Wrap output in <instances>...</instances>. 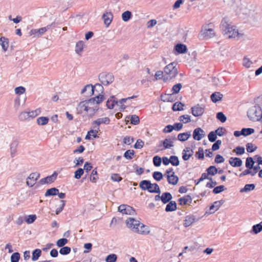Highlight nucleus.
Segmentation results:
<instances>
[{
	"instance_id": "nucleus-1",
	"label": "nucleus",
	"mask_w": 262,
	"mask_h": 262,
	"mask_svg": "<svg viewBox=\"0 0 262 262\" xmlns=\"http://www.w3.org/2000/svg\"><path fill=\"white\" fill-rule=\"evenodd\" d=\"M220 28L224 35L228 38H241L243 34L239 33L236 27L231 26L227 18H224L221 23Z\"/></svg>"
},
{
	"instance_id": "nucleus-2",
	"label": "nucleus",
	"mask_w": 262,
	"mask_h": 262,
	"mask_svg": "<svg viewBox=\"0 0 262 262\" xmlns=\"http://www.w3.org/2000/svg\"><path fill=\"white\" fill-rule=\"evenodd\" d=\"M78 114L81 115L83 117L89 116H93L97 111L96 105L91 102L90 99L81 101L76 107Z\"/></svg>"
},
{
	"instance_id": "nucleus-3",
	"label": "nucleus",
	"mask_w": 262,
	"mask_h": 262,
	"mask_svg": "<svg viewBox=\"0 0 262 262\" xmlns=\"http://www.w3.org/2000/svg\"><path fill=\"white\" fill-rule=\"evenodd\" d=\"M128 228L133 231L141 234H147L149 232L148 227L133 218H129L126 221Z\"/></svg>"
},
{
	"instance_id": "nucleus-4",
	"label": "nucleus",
	"mask_w": 262,
	"mask_h": 262,
	"mask_svg": "<svg viewBox=\"0 0 262 262\" xmlns=\"http://www.w3.org/2000/svg\"><path fill=\"white\" fill-rule=\"evenodd\" d=\"M176 66L177 63L173 62L165 67V82L172 80L178 75Z\"/></svg>"
},
{
	"instance_id": "nucleus-5",
	"label": "nucleus",
	"mask_w": 262,
	"mask_h": 262,
	"mask_svg": "<svg viewBox=\"0 0 262 262\" xmlns=\"http://www.w3.org/2000/svg\"><path fill=\"white\" fill-rule=\"evenodd\" d=\"M139 186L142 190H147L151 193H159L160 192L158 185L156 183L152 184L148 180H143L141 181L139 184Z\"/></svg>"
},
{
	"instance_id": "nucleus-6",
	"label": "nucleus",
	"mask_w": 262,
	"mask_h": 262,
	"mask_svg": "<svg viewBox=\"0 0 262 262\" xmlns=\"http://www.w3.org/2000/svg\"><path fill=\"white\" fill-rule=\"evenodd\" d=\"M247 116L253 121L261 120L262 112L260 107L256 106L251 107L247 112Z\"/></svg>"
},
{
	"instance_id": "nucleus-7",
	"label": "nucleus",
	"mask_w": 262,
	"mask_h": 262,
	"mask_svg": "<svg viewBox=\"0 0 262 262\" xmlns=\"http://www.w3.org/2000/svg\"><path fill=\"white\" fill-rule=\"evenodd\" d=\"M99 79L104 85H108L113 82L114 76L111 73H102L99 75Z\"/></svg>"
},
{
	"instance_id": "nucleus-8",
	"label": "nucleus",
	"mask_w": 262,
	"mask_h": 262,
	"mask_svg": "<svg viewBox=\"0 0 262 262\" xmlns=\"http://www.w3.org/2000/svg\"><path fill=\"white\" fill-rule=\"evenodd\" d=\"M97 86H98L100 88H102V86L99 84H96L94 86L91 84H88L82 90L81 93H86L87 96H91L94 94V90Z\"/></svg>"
},
{
	"instance_id": "nucleus-9",
	"label": "nucleus",
	"mask_w": 262,
	"mask_h": 262,
	"mask_svg": "<svg viewBox=\"0 0 262 262\" xmlns=\"http://www.w3.org/2000/svg\"><path fill=\"white\" fill-rule=\"evenodd\" d=\"M192 114L195 117L201 116L204 113L205 107L197 104L191 108Z\"/></svg>"
},
{
	"instance_id": "nucleus-10",
	"label": "nucleus",
	"mask_w": 262,
	"mask_h": 262,
	"mask_svg": "<svg viewBox=\"0 0 262 262\" xmlns=\"http://www.w3.org/2000/svg\"><path fill=\"white\" fill-rule=\"evenodd\" d=\"M118 210L122 214L132 215L135 212L134 208L127 205H121L118 207Z\"/></svg>"
},
{
	"instance_id": "nucleus-11",
	"label": "nucleus",
	"mask_w": 262,
	"mask_h": 262,
	"mask_svg": "<svg viewBox=\"0 0 262 262\" xmlns=\"http://www.w3.org/2000/svg\"><path fill=\"white\" fill-rule=\"evenodd\" d=\"M39 173L37 172H33L31 173L27 179V184L30 187L33 186L35 184L37 179L39 178Z\"/></svg>"
},
{
	"instance_id": "nucleus-12",
	"label": "nucleus",
	"mask_w": 262,
	"mask_h": 262,
	"mask_svg": "<svg viewBox=\"0 0 262 262\" xmlns=\"http://www.w3.org/2000/svg\"><path fill=\"white\" fill-rule=\"evenodd\" d=\"M201 35L204 38L208 39L213 37L215 33L212 29L209 28L208 26H206L201 31Z\"/></svg>"
},
{
	"instance_id": "nucleus-13",
	"label": "nucleus",
	"mask_w": 262,
	"mask_h": 262,
	"mask_svg": "<svg viewBox=\"0 0 262 262\" xmlns=\"http://www.w3.org/2000/svg\"><path fill=\"white\" fill-rule=\"evenodd\" d=\"M170 163L174 166H177L180 164L179 158L176 156H171L169 158L165 157V165H168Z\"/></svg>"
},
{
	"instance_id": "nucleus-14",
	"label": "nucleus",
	"mask_w": 262,
	"mask_h": 262,
	"mask_svg": "<svg viewBox=\"0 0 262 262\" xmlns=\"http://www.w3.org/2000/svg\"><path fill=\"white\" fill-rule=\"evenodd\" d=\"M110 122V119L108 117L98 118L92 122L93 128L99 127L101 124H108Z\"/></svg>"
},
{
	"instance_id": "nucleus-15",
	"label": "nucleus",
	"mask_w": 262,
	"mask_h": 262,
	"mask_svg": "<svg viewBox=\"0 0 262 262\" xmlns=\"http://www.w3.org/2000/svg\"><path fill=\"white\" fill-rule=\"evenodd\" d=\"M205 135L204 131L200 127H198L193 130V138L194 140L200 141Z\"/></svg>"
},
{
	"instance_id": "nucleus-16",
	"label": "nucleus",
	"mask_w": 262,
	"mask_h": 262,
	"mask_svg": "<svg viewBox=\"0 0 262 262\" xmlns=\"http://www.w3.org/2000/svg\"><path fill=\"white\" fill-rule=\"evenodd\" d=\"M229 164L233 167H240L243 164L242 160L237 157H231L229 160Z\"/></svg>"
},
{
	"instance_id": "nucleus-17",
	"label": "nucleus",
	"mask_w": 262,
	"mask_h": 262,
	"mask_svg": "<svg viewBox=\"0 0 262 262\" xmlns=\"http://www.w3.org/2000/svg\"><path fill=\"white\" fill-rule=\"evenodd\" d=\"M199 219H197L195 216L193 215H187L185 217V219L184 221V226L185 227H189L194 222L196 221H198Z\"/></svg>"
},
{
	"instance_id": "nucleus-18",
	"label": "nucleus",
	"mask_w": 262,
	"mask_h": 262,
	"mask_svg": "<svg viewBox=\"0 0 262 262\" xmlns=\"http://www.w3.org/2000/svg\"><path fill=\"white\" fill-rule=\"evenodd\" d=\"M113 17V16L111 12H106L103 14L102 18L103 19L104 23L106 27H108L110 25L112 21Z\"/></svg>"
},
{
	"instance_id": "nucleus-19",
	"label": "nucleus",
	"mask_w": 262,
	"mask_h": 262,
	"mask_svg": "<svg viewBox=\"0 0 262 262\" xmlns=\"http://www.w3.org/2000/svg\"><path fill=\"white\" fill-rule=\"evenodd\" d=\"M99 129L100 128L98 127L93 128V129H91L90 131L88 132V134L86 135L85 139L87 140H90L91 139V137H93L94 138H96L97 137H98L97 134Z\"/></svg>"
},
{
	"instance_id": "nucleus-20",
	"label": "nucleus",
	"mask_w": 262,
	"mask_h": 262,
	"mask_svg": "<svg viewBox=\"0 0 262 262\" xmlns=\"http://www.w3.org/2000/svg\"><path fill=\"white\" fill-rule=\"evenodd\" d=\"M57 176V173L55 172L53 174L50 176H48L46 177L45 178L42 179L40 180V182L42 184H45V183H51L53 182L56 179Z\"/></svg>"
},
{
	"instance_id": "nucleus-21",
	"label": "nucleus",
	"mask_w": 262,
	"mask_h": 262,
	"mask_svg": "<svg viewBox=\"0 0 262 262\" xmlns=\"http://www.w3.org/2000/svg\"><path fill=\"white\" fill-rule=\"evenodd\" d=\"M166 176L169 184L174 185L178 183L179 178L174 174H166Z\"/></svg>"
},
{
	"instance_id": "nucleus-22",
	"label": "nucleus",
	"mask_w": 262,
	"mask_h": 262,
	"mask_svg": "<svg viewBox=\"0 0 262 262\" xmlns=\"http://www.w3.org/2000/svg\"><path fill=\"white\" fill-rule=\"evenodd\" d=\"M90 100H91V102H93V103L95 104L96 110H97L98 105L103 101L104 96L102 95H99L96 97L90 99Z\"/></svg>"
},
{
	"instance_id": "nucleus-23",
	"label": "nucleus",
	"mask_w": 262,
	"mask_h": 262,
	"mask_svg": "<svg viewBox=\"0 0 262 262\" xmlns=\"http://www.w3.org/2000/svg\"><path fill=\"white\" fill-rule=\"evenodd\" d=\"M174 50L179 54H184L187 52V48L184 44L178 43L175 46Z\"/></svg>"
},
{
	"instance_id": "nucleus-24",
	"label": "nucleus",
	"mask_w": 262,
	"mask_h": 262,
	"mask_svg": "<svg viewBox=\"0 0 262 262\" xmlns=\"http://www.w3.org/2000/svg\"><path fill=\"white\" fill-rule=\"evenodd\" d=\"M224 203V201L222 200L220 201H215L212 204L209 208V209L210 211L213 210L214 208H216V209L214 211H211L210 213H214L215 211L218 210L219 208L221 206V205Z\"/></svg>"
},
{
	"instance_id": "nucleus-25",
	"label": "nucleus",
	"mask_w": 262,
	"mask_h": 262,
	"mask_svg": "<svg viewBox=\"0 0 262 262\" xmlns=\"http://www.w3.org/2000/svg\"><path fill=\"white\" fill-rule=\"evenodd\" d=\"M165 210L167 212L173 211L177 209V204L175 201H171L168 202Z\"/></svg>"
},
{
	"instance_id": "nucleus-26",
	"label": "nucleus",
	"mask_w": 262,
	"mask_h": 262,
	"mask_svg": "<svg viewBox=\"0 0 262 262\" xmlns=\"http://www.w3.org/2000/svg\"><path fill=\"white\" fill-rule=\"evenodd\" d=\"M117 104V101L114 96L111 97L106 102V106L109 109H113Z\"/></svg>"
},
{
	"instance_id": "nucleus-27",
	"label": "nucleus",
	"mask_w": 262,
	"mask_h": 262,
	"mask_svg": "<svg viewBox=\"0 0 262 262\" xmlns=\"http://www.w3.org/2000/svg\"><path fill=\"white\" fill-rule=\"evenodd\" d=\"M191 134L190 132L180 133L178 135V140L184 142L187 141L190 137Z\"/></svg>"
},
{
	"instance_id": "nucleus-28",
	"label": "nucleus",
	"mask_w": 262,
	"mask_h": 262,
	"mask_svg": "<svg viewBox=\"0 0 262 262\" xmlns=\"http://www.w3.org/2000/svg\"><path fill=\"white\" fill-rule=\"evenodd\" d=\"M178 201L180 205H186L188 202L191 203L192 201V199L190 195H187L183 198H180Z\"/></svg>"
},
{
	"instance_id": "nucleus-29",
	"label": "nucleus",
	"mask_w": 262,
	"mask_h": 262,
	"mask_svg": "<svg viewBox=\"0 0 262 262\" xmlns=\"http://www.w3.org/2000/svg\"><path fill=\"white\" fill-rule=\"evenodd\" d=\"M255 188V185L254 184H246L244 187L240 190V192H248L254 190Z\"/></svg>"
},
{
	"instance_id": "nucleus-30",
	"label": "nucleus",
	"mask_w": 262,
	"mask_h": 262,
	"mask_svg": "<svg viewBox=\"0 0 262 262\" xmlns=\"http://www.w3.org/2000/svg\"><path fill=\"white\" fill-rule=\"evenodd\" d=\"M222 97L223 95L220 92H214L211 95V99L214 103L221 100Z\"/></svg>"
},
{
	"instance_id": "nucleus-31",
	"label": "nucleus",
	"mask_w": 262,
	"mask_h": 262,
	"mask_svg": "<svg viewBox=\"0 0 262 262\" xmlns=\"http://www.w3.org/2000/svg\"><path fill=\"white\" fill-rule=\"evenodd\" d=\"M0 44L5 51H6L9 47L8 39L4 37L0 38Z\"/></svg>"
},
{
	"instance_id": "nucleus-32",
	"label": "nucleus",
	"mask_w": 262,
	"mask_h": 262,
	"mask_svg": "<svg viewBox=\"0 0 262 262\" xmlns=\"http://www.w3.org/2000/svg\"><path fill=\"white\" fill-rule=\"evenodd\" d=\"M59 190L56 188H52L50 189H48L45 194V195L46 196H51V195H56L58 193Z\"/></svg>"
},
{
	"instance_id": "nucleus-33",
	"label": "nucleus",
	"mask_w": 262,
	"mask_h": 262,
	"mask_svg": "<svg viewBox=\"0 0 262 262\" xmlns=\"http://www.w3.org/2000/svg\"><path fill=\"white\" fill-rule=\"evenodd\" d=\"M254 163L255 161L252 157H248L246 160L245 166L248 169H252V168H253Z\"/></svg>"
},
{
	"instance_id": "nucleus-34",
	"label": "nucleus",
	"mask_w": 262,
	"mask_h": 262,
	"mask_svg": "<svg viewBox=\"0 0 262 262\" xmlns=\"http://www.w3.org/2000/svg\"><path fill=\"white\" fill-rule=\"evenodd\" d=\"M98 173L97 171V168H95L94 169L92 172L90 176V181L93 183H96L97 180H98Z\"/></svg>"
},
{
	"instance_id": "nucleus-35",
	"label": "nucleus",
	"mask_w": 262,
	"mask_h": 262,
	"mask_svg": "<svg viewBox=\"0 0 262 262\" xmlns=\"http://www.w3.org/2000/svg\"><path fill=\"white\" fill-rule=\"evenodd\" d=\"M184 105L181 102H175L172 107V109L173 111H180L183 110V106Z\"/></svg>"
},
{
	"instance_id": "nucleus-36",
	"label": "nucleus",
	"mask_w": 262,
	"mask_h": 262,
	"mask_svg": "<svg viewBox=\"0 0 262 262\" xmlns=\"http://www.w3.org/2000/svg\"><path fill=\"white\" fill-rule=\"evenodd\" d=\"M41 112V109L38 108L34 111H32L31 112H27V113L28 114V117H31V118H35L36 116L40 115Z\"/></svg>"
},
{
	"instance_id": "nucleus-37",
	"label": "nucleus",
	"mask_w": 262,
	"mask_h": 262,
	"mask_svg": "<svg viewBox=\"0 0 262 262\" xmlns=\"http://www.w3.org/2000/svg\"><path fill=\"white\" fill-rule=\"evenodd\" d=\"M49 118L46 117H40L37 119V123L39 125H45L48 124Z\"/></svg>"
},
{
	"instance_id": "nucleus-38",
	"label": "nucleus",
	"mask_w": 262,
	"mask_h": 262,
	"mask_svg": "<svg viewBox=\"0 0 262 262\" xmlns=\"http://www.w3.org/2000/svg\"><path fill=\"white\" fill-rule=\"evenodd\" d=\"M41 254V250L39 249H36L34 251H33L32 253V259L33 261L37 260L39 257L40 256Z\"/></svg>"
},
{
	"instance_id": "nucleus-39",
	"label": "nucleus",
	"mask_w": 262,
	"mask_h": 262,
	"mask_svg": "<svg viewBox=\"0 0 262 262\" xmlns=\"http://www.w3.org/2000/svg\"><path fill=\"white\" fill-rule=\"evenodd\" d=\"M254 133V129L252 128H243L242 129V134L243 136H247Z\"/></svg>"
},
{
	"instance_id": "nucleus-40",
	"label": "nucleus",
	"mask_w": 262,
	"mask_h": 262,
	"mask_svg": "<svg viewBox=\"0 0 262 262\" xmlns=\"http://www.w3.org/2000/svg\"><path fill=\"white\" fill-rule=\"evenodd\" d=\"M262 222L253 226L252 231L255 234L259 233L262 230Z\"/></svg>"
},
{
	"instance_id": "nucleus-41",
	"label": "nucleus",
	"mask_w": 262,
	"mask_h": 262,
	"mask_svg": "<svg viewBox=\"0 0 262 262\" xmlns=\"http://www.w3.org/2000/svg\"><path fill=\"white\" fill-rule=\"evenodd\" d=\"M233 152H235L236 155H242L245 153V149L244 147L238 146L233 150Z\"/></svg>"
},
{
	"instance_id": "nucleus-42",
	"label": "nucleus",
	"mask_w": 262,
	"mask_h": 262,
	"mask_svg": "<svg viewBox=\"0 0 262 262\" xmlns=\"http://www.w3.org/2000/svg\"><path fill=\"white\" fill-rule=\"evenodd\" d=\"M36 219V215L35 214L29 215L26 216L25 221L28 224L33 223Z\"/></svg>"
},
{
	"instance_id": "nucleus-43",
	"label": "nucleus",
	"mask_w": 262,
	"mask_h": 262,
	"mask_svg": "<svg viewBox=\"0 0 262 262\" xmlns=\"http://www.w3.org/2000/svg\"><path fill=\"white\" fill-rule=\"evenodd\" d=\"M84 47V43L82 41H78L75 47V51L77 53H80L83 50Z\"/></svg>"
},
{
	"instance_id": "nucleus-44",
	"label": "nucleus",
	"mask_w": 262,
	"mask_h": 262,
	"mask_svg": "<svg viewBox=\"0 0 262 262\" xmlns=\"http://www.w3.org/2000/svg\"><path fill=\"white\" fill-rule=\"evenodd\" d=\"M128 118H129L130 123L132 124L137 125L139 123V117L136 115H132L130 117H128Z\"/></svg>"
},
{
	"instance_id": "nucleus-45",
	"label": "nucleus",
	"mask_w": 262,
	"mask_h": 262,
	"mask_svg": "<svg viewBox=\"0 0 262 262\" xmlns=\"http://www.w3.org/2000/svg\"><path fill=\"white\" fill-rule=\"evenodd\" d=\"M206 171L209 175L214 176L217 173V169L214 166H210L206 169Z\"/></svg>"
},
{
	"instance_id": "nucleus-46",
	"label": "nucleus",
	"mask_w": 262,
	"mask_h": 262,
	"mask_svg": "<svg viewBox=\"0 0 262 262\" xmlns=\"http://www.w3.org/2000/svg\"><path fill=\"white\" fill-rule=\"evenodd\" d=\"M132 13L129 11H126L122 14V18L123 21H127L132 17Z\"/></svg>"
},
{
	"instance_id": "nucleus-47",
	"label": "nucleus",
	"mask_w": 262,
	"mask_h": 262,
	"mask_svg": "<svg viewBox=\"0 0 262 262\" xmlns=\"http://www.w3.org/2000/svg\"><path fill=\"white\" fill-rule=\"evenodd\" d=\"M182 85L181 83H177L174 84L171 89V91L172 92V94H178L181 89H182Z\"/></svg>"
},
{
	"instance_id": "nucleus-48",
	"label": "nucleus",
	"mask_w": 262,
	"mask_h": 262,
	"mask_svg": "<svg viewBox=\"0 0 262 262\" xmlns=\"http://www.w3.org/2000/svg\"><path fill=\"white\" fill-rule=\"evenodd\" d=\"M179 120L184 123H187L191 121L190 117L188 115H184L180 116Z\"/></svg>"
},
{
	"instance_id": "nucleus-49",
	"label": "nucleus",
	"mask_w": 262,
	"mask_h": 262,
	"mask_svg": "<svg viewBox=\"0 0 262 262\" xmlns=\"http://www.w3.org/2000/svg\"><path fill=\"white\" fill-rule=\"evenodd\" d=\"M216 118L221 122L224 123L227 120L226 116L221 112H218L216 116Z\"/></svg>"
},
{
	"instance_id": "nucleus-50",
	"label": "nucleus",
	"mask_w": 262,
	"mask_h": 262,
	"mask_svg": "<svg viewBox=\"0 0 262 262\" xmlns=\"http://www.w3.org/2000/svg\"><path fill=\"white\" fill-rule=\"evenodd\" d=\"M226 189V188H225L224 185H220L214 187V189H213L212 192L214 194H217L222 192V191H224Z\"/></svg>"
},
{
	"instance_id": "nucleus-51",
	"label": "nucleus",
	"mask_w": 262,
	"mask_h": 262,
	"mask_svg": "<svg viewBox=\"0 0 262 262\" xmlns=\"http://www.w3.org/2000/svg\"><path fill=\"white\" fill-rule=\"evenodd\" d=\"M83 173H84V169L81 168H79L77 170H76L75 171L74 177L77 179H79L81 177V176L83 175Z\"/></svg>"
},
{
	"instance_id": "nucleus-52",
	"label": "nucleus",
	"mask_w": 262,
	"mask_h": 262,
	"mask_svg": "<svg viewBox=\"0 0 262 262\" xmlns=\"http://www.w3.org/2000/svg\"><path fill=\"white\" fill-rule=\"evenodd\" d=\"M117 258V256L115 254H111L106 257L105 260L106 262H115Z\"/></svg>"
},
{
	"instance_id": "nucleus-53",
	"label": "nucleus",
	"mask_w": 262,
	"mask_h": 262,
	"mask_svg": "<svg viewBox=\"0 0 262 262\" xmlns=\"http://www.w3.org/2000/svg\"><path fill=\"white\" fill-rule=\"evenodd\" d=\"M257 149L256 146H254L252 143H248L246 144V149L248 152H253Z\"/></svg>"
},
{
	"instance_id": "nucleus-54",
	"label": "nucleus",
	"mask_w": 262,
	"mask_h": 262,
	"mask_svg": "<svg viewBox=\"0 0 262 262\" xmlns=\"http://www.w3.org/2000/svg\"><path fill=\"white\" fill-rule=\"evenodd\" d=\"M134 154L133 150H127L125 152L124 156L126 159L130 160L133 158Z\"/></svg>"
},
{
	"instance_id": "nucleus-55",
	"label": "nucleus",
	"mask_w": 262,
	"mask_h": 262,
	"mask_svg": "<svg viewBox=\"0 0 262 262\" xmlns=\"http://www.w3.org/2000/svg\"><path fill=\"white\" fill-rule=\"evenodd\" d=\"M209 141L211 142H214L216 141L217 136L215 132L212 131L210 132L208 135Z\"/></svg>"
},
{
	"instance_id": "nucleus-56",
	"label": "nucleus",
	"mask_w": 262,
	"mask_h": 262,
	"mask_svg": "<svg viewBox=\"0 0 262 262\" xmlns=\"http://www.w3.org/2000/svg\"><path fill=\"white\" fill-rule=\"evenodd\" d=\"M71 252V248L69 247H63L59 250V253L62 255L68 254Z\"/></svg>"
},
{
	"instance_id": "nucleus-57",
	"label": "nucleus",
	"mask_w": 262,
	"mask_h": 262,
	"mask_svg": "<svg viewBox=\"0 0 262 262\" xmlns=\"http://www.w3.org/2000/svg\"><path fill=\"white\" fill-rule=\"evenodd\" d=\"M20 258V255L19 253L15 252L12 254L11 256V262H18V260Z\"/></svg>"
},
{
	"instance_id": "nucleus-58",
	"label": "nucleus",
	"mask_w": 262,
	"mask_h": 262,
	"mask_svg": "<svg viewBox=\"0 0 262 262\" xmlns=\"http://www.w3.org/2000/svg\"><path fill=\"white\" fill-rule=\"evenodd\" d=\"M68 239L66 238H60L56 242V245L59 247H61L68 243Z\"/></svg>"
},
{
	"instance_id": "nucleus-59",
	"label": "nucleus",
	"mask_w": 262,
	"mask_h": 262,
	"mask_svg": "<svg viewBox=\"0 0 262 262\" xmlns=\"http://www.w3.org/2000/svg\"><path fill=\"white\" fill-rule=\"evenodd\" d=\"M17 143L12 144L10 147L11 154L12 157H14L17 152Z\"/></svg>"
},
{
	"instance_id": "nucleus-60",
	"label": "nucleus",
	"mask_w": 262,
	"mask_h": 262,
	"mask_svg": "<svg viewBox=\"0 0 262 262\" xmlns=\"http://www.w3.org/2000/svg\"><path fill=\"white\" fill-rule=\"evenodd\" d=\"M195 156L198 158V159L201 160H202L204 158V150L202 148L200 147L199 148V151L196 152Z\"/></svg>"
},
{
	"instance_id": "nucleus-61",
	"label": "nucleus",
	"mask_w": 262,
	"mask_h": 262,
	"mask_svg": "<svg viewBox=\"0 0 262 262\" xmlns=\"http://www.w3.org/2000/svg\"><path fill=\"white\" fill-rule=\"evenodd\" d=\"M165 101H167L168 102H173L176 100V98L173 95V94H166L165 93Z\"/></svg>"
},
{
	"instance_id": "nucleus-62",
	"label": "nucleus",
	"mask_w": 262,
	"mask_h": 262,
	"mask_svg": "<svg viewBox=\"0 0 262 262\" xmlns=\"http://www.w3.org/2000/svg\"><path fill=\"white\" fill-rule=\"evenodd\" d=\"M144 143L141 139H138L134 145V147L136 149H141L144 146Z\"/></svg>"
},
{
	"instance_id": "nucleus-63",
	"label": "nucleus",
	"mask_w": 262,
	"mask_h": 262,
	"mask_svg": "<svg viewBox=\"0 0 262 262\" xmlns=\"http://www.w3.org/2000/svg\"><path fill=\"white\" fill-rule=\"evenodd\" d=\"M152 176L154 179L157 181H160L163 178V174L161 172H154Z\"/></svg>"
},
{
	"instance_id": "nucleus-64",
	"label": "nucleus",
	"mask_w": 262,
	"mask_h": 262,
	"mask_svg": "<svg viewBox=\"0 0 262 262\" xmlns=\"http://www.w3.org/2000/svg\"><path fill=\"white\" fill-rule=\"evenodd\" d=\"M161 158L158 156H155L153 158V163L156 166H159L161 164Z\"/></svg>"
}]
</instances>
